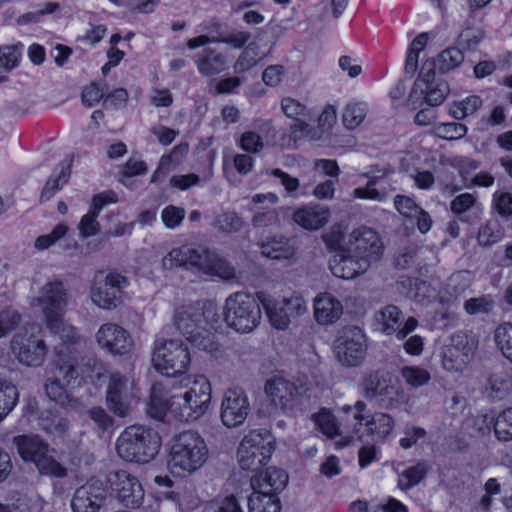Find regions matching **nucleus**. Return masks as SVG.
I'll return each instance as SVG.
<instances>
[{"instance_id": "58836bf2", "label": "nucleus", "mask_w": 512, "mask_h": 512, "mask_svg": "<svg viewBox=\"0 0 512 512\" xmlns=\"http://www.w3.org/2000/svg\"><path fill=\"white\" fill-rule=\"evenodd\" d=\"M464 61V54L458 48H447L442 51L436 60V67L441 73H447L459 67Z\"/></svg>"}, {"instance_id": "5701e85b", "label": "nucleus", "mask_w": 512, "mask_h": 512, "mask_svg": "<svg viewBox=\"0 0 512 512\" xmlns=\"http://www.w3.org/2000/svg\"><path fill=\"white\" fill-rule=\"evenodd\" d=\"M98 344L114 355H124L131 351L132 340L128 332L114 323L102 325L96 333Z\"/></svg>"}, {"instance_id": "f3484780", "label": "nucleus", "mask_w": 512, "mask_h": 512, "mask_svg": "<svg viewBox=\"0 0 512 512\" xmlns=\"http://www.w3.org/2000/svg\"><path fill=\"white\" fill-rule=\"evenodd\" d=\"M251 412V404L246 391L240 387H231L224 391L219 416L226 428L243 425Z\"/></svg>"}, {"instance_id": "c9c22d12", "label": "nucleus", "mask_w": 512, "mask_h": 512, "mask_svg": "<svg viewBox=\"0 0 512 512\" xmlns=\"http://www.w3.org/2000/svg\"><path fill=\"white\" fill-rule=\"evenodd\" d=\"M19 393L11 382L0 379V422L13 410Z\"/></svg>"}, {"instance_id": "f8f14e48", "label": "nucleus", "mask_w": 512, "mask_h": 512, "mask_svg": "<svg viewBox=\"0 0 512 512\" xmlns=\"http://www.w3.org/2000/svg\"><path fill=\"white\" fill-rule=\"evenodd\" d=\"M367 349V338L357 326L344 327L333 342L334 356L344 367L359 366L366 357Z\"/></svg>"}, {"instance_id": "ea45409f", "label": "nucleus", "mask_w": 512, "mask_h": 512, "mask_svg": "<svg viewBox=\"0 0 512 512\" xmlns=\"http://www.w3.org/2000/svg\"><path fill=\"white\" fill-rule=\"evenodd\" d=\"M400 375L404 382L413 388L427 385L431 380L429 371L420 366H404L400 370Z\"/></svg>"}, {"instance_id": "37998d69", "label": "nucleus", "mask_w": 512, "mask_h": 512, "mask_svg": "<svg viewBox=\"0 0 512 512\" xmlns=\"http://www.w3.org/2000/svg\"><path fill=\"white\" fill-rule=\"evenodd\" d=\"M481 106L482 99L477 95H472L458 103H454L450 107V114L455 119H463L473 115Z\"/></svg>"}, {"instance_id": "de8ad7c7", "label": "nucleus", "mask_w": 512, "mask_h": 512, "mask_svg": "<svg viewBox=\"0 0 512 512\" xmlns=\"http://www.w3.org/2000/svg\"><path fill=\"white\" fill-rule=\"evenodd\" d=\"M68 227L63 224H57L49 234L38 236L35 240L34 247L37 250H46L59 241H61L67 234Z\"/></svg>"}, {"instance_id": "680f3d73", "label": "nucleus", "mask_w": 512, "mask_h": 512, "mask_svg": "<svg viewBox=\"0 0 512 512\" xmlns=\"http://www.w3.org/2000/svg\"><path fill=\"white\" fill-rule=\"evenodd\" d=\"M493 299L489 295L471 298L465 301L464 309L470 315L488 313L493 307Z\"/></svg>"}, {"instance_id": "8fccbe9b", "label": "nucleus", "mask_w": 512, "mask_h": 512, "mask_svg": "<svg viewBox=\"0 0 512 512\" xmlns=\"http://www.w3.org/2000/svg\"><path fill=\"white\" fill-rule=\"evenodd\" d=\"M214 225L222 232L235 233V232H238L242 228L243 221H242L241 217L237 215V213L228 211V212L219 214L215 218Z\"/></svg>"}, {"instance_id": "69168bd1", "label": "nucleus", "mask_w": 512, "mask_h": 512, "mask_svg": "<svg viewBox=\"0 0 512 512\" xmlns=\"http://www.w3.org/2000/svg\"><path fill=\"white\" fill-rule=\"evenodd\" d=\"M105 90V85L91 83L82 92L83 104L87 107L95 106L104 97Z\"/></svg>"}, {"instance_id": "3c124183", "label": "nucleus", "mask_w": 512, "mask_h": 512, "mask_svg": "<svg viewBox=\"0 0 512 512\" xmlns=\"http://www.w3.org/2000/svg\"><path fill=\"white\" fill-rule=\"evenodd\" d=\"M204 512H244L234 496H226L210 501Z\"/></svg>"}, {"instance_id": "e433bc0d", "label": "nucleus", "mask_w": 512, "mask_h": 512, "mask_svg": "<svg viewBox=\"0 0 512 512\" xmlns=\"http://www.w3.org/2000/svg\"><path fill=\"white\" fill-rule=\"evenodd\" d=\"M494 341L501 354L512 364V323L499 325L494 332Z\"/></svg>"}, {"instance_id": "1a4fd4ad", "label": "nucleus", "mask_w": 512, "mask_h": 512, "mask_svg": "<svg viewBox=\"0 0 512 512\" xmlns=\"http://www.w3.org/2000/svg\"><path fill=\"white\" fill-rule=\"evenodd\" d=\"M137 393L135 379L130 374L111 373L106 390L108 409L118 417H127L137 402Z\"/></svg>"}, {"instance_id": "6e6552de", "label": "nucleus", "mask_w": 512, "mask_h": 512, "mask_svg": "<svg viewBox=\"0 0 512 512\" xmlns=\"http://www.w3.org/2000/svg\"><path fill=\"white\" fill-rule=\"evenodd\" d=\"M202 308L199 304H184L175 309L173 324L198 349L213 352L216 345L211 334L201 327Z\"/></svg>"}, {"instance_id": "393cba45", "label": "nucleus", "mask_w": 512, "mask_h": 512, "mask_svg": "<svg viewBox=\"0 0 512 512\" xmlns=\"http://www.w3.org/2000/svg\"><path fill=\"white\" fill-rule=\"evenodd\" d=\"M314 317L320 325H330L343 314L342 303L331 293H319L313 300Z\"/></svg>"}, {"instance_id": "774afa93", "label": "nucleus", "mask_w": 512, "mask_h": 512, "mask_svg": "<svg viewBox=\"0 0 512 512\" xmlns=\"http://www.w3.org/2000/svg\"><path fill=\"white\" fill-rule=\"evenodd\" d=\"M476 200L477 198L474 194H459L451 201L450 209L456 215L463 214L475 205Z\"/></svg>"}, {"instance_id": "4d7b16f0", "label": "nucleus", "mask_w": 512, "mask_h": 512, "mask_svg": "<svg viewBox=\"0 0 512 512\" xmlns=\"http://www.w3.org/2000/svg\"><path fill=\"white\" fill-rule=\"evenodd\" d=\"M502 237L501 229L496 221L486 222L479 230L478 241L481 245L488 246Z\"/></svg>"}, {"instance_id": "4c0bfd02", "label": "nucleus", "mask_w": 512, "mask_h": 512, "mask_svg": "<svg viewBox=\"0 0 512 512\" xmlns=\"http://www.w3.org/2000/svg\"><path fill=\"white\" fill-rule=\"evenodd\" d=\"M367 111V105L363 102L347 104L342 115L344 126L349 130L357 128L364 121Z\"/></svg>"}, {"instance_id": "6ab92c4d", "label": "nucleus", "mask_w": 512, "mask_h": 512, "mask_svg": "<svg viewBox=\"0 0 512 512\" xmlns=\"http://www.w3.org/2000/svg\"><path fill=\"white\" fill-rule=\"evenodd\" d=\"M111 496L127 508L138 507L143 498L144 490L136 476L126 470L112 471L107 477Z\"/></svg>"}, {"instance_id": "39448f33", "label": "nucleus", "mask_w": 512, "mask_h": 512, "mask_svg": "<svg viewBox=\"0 0 512 512\" xmlns=\"http://www.w3.org/2000/svg\"><path fill=\"white\" fill-rule=\"evenodd\" d=\"M259 298L246 292H235L228 296L224 305V320L228 327L239 333L253 331L261 322L262 312Z\"/></svg>"}, {"instance_id": "423d86ee", "label": "nucleus", "mask_w": 512, "mask_h": 512, "mask_svg": "<svg viewBox=\"0 0 512 512\" xmlns=\"http://www.w3.org/2000/svg\"><path fill=\"white\" fill-rule=\"evenodd\" d=\"M20 457L25 462H32L41 475L63 478L67 476V469L63 467L52 455L49 446L37 435H19L14 437Z\"/></svg>"}, {"instance_id": "864d4df0", "label": "nucleus", "mask_w": 512, "mask_h": 512, "mask_svg": "<svg viewBox=\"0 0 512 512\" xmlns=\"http://www.w3.org/2000/svg\"><path fill=\"white\" fill-rule=\"evenodd\" d=\"M237 143L242 150L251 154H257L264 148L263 138L255 131H245Z\"/></svg>"}, {"instance_id": "0eeeda50", "label": "nucleus", "mask_w": 512, "mask_h": 512, "mask_svg": "<svg viewBox=\"0 0 512 512\" xmlns=\"http://www.w3.org/2000/svg\"><path fill=\"white\" fill-rule=\"evenodd\" d=\"M274 450L272 435L267 430H252L241 440L238 450V464L243 470L259 472L272 456ZM258 475V473L256 474Z\"/></svg>"}, {"instance_id": "49530a36", "label": "nucleus", "mask_w": 512, "mask_h": 512, "mask_svg": "<svg viewBox=\"0 0 512 512\" xmlns=\"http://www.w3.org/2000/svg\"><path fill=\"white\" fill-rule=\"evenodd\" d=\"M79 374L74 358L65 359L62 356L59 357L53 371V377L68 384L72 379L78 377Z\"/></svg>"}, {"instance_id": "c03bdc74", "label": "nucleus", "mask_w": 512, "mask_h": 512, "mask_svg": "<svg viewBox=\"0 0 512 512\" xmlns=\"http://www.w3.org/2000/svg\"><path fill=\"white\" fill-rule=\"evenodd\" d=\"M22 316L19 311L12 307L0 309V338L6 337L14 331L21 323Z\"/></svg>"}, {"instance_id": "473e14b6", "label": "nucleus", "mask_w": 512, "mask_h": 512, "mask_svg": "<svg viewBox=\"0 0 512 512\" xmlns=\"http://www.w3.org/2000/svg\"><path fill=\"white\" fill-rule=\"evenodd\" d=\"M375 320L381 332L386 335L397 333L403 321L401 310L395 305H387L375 314Z\"/></svg>"}, {"instance_id": "4468645a", "label": "nucleus", "mask_w": 512, "mask_h": 512, "mask_svg": "<svg viewBox=\"0 0 512 512\" xmlns=\"http://www.w3.org/2000/svg\"><path fill=\"white\" fill-rule=\"evenodd\" d=\"M128 284L127 277L117 271H99L93 280L91 300L99 308L112 310L121 303L123 290Z\"/></svg>"}, {"instance_id": "2eb2a0df", "label": "nucleus", "mask_w": 512, "mask_h": 512, "mask_svg": "<svg viewBox=\"0 0 512 512\" xmlns=\"http://www.w3.org/2000/svg\"><path fill=\"white\" fill-rule=\"evenodd\" d=\"M311 389L309 381L303 377L291 382L282 377H274L266 381L264 391L271 402L282 410H292L308 397Z\"/></svg>"}, {"instance_id": "f704fd0d", "label": "nucleus", "mask_w": 512, "mask_h": 512, "mask_svg": "<svg viewBox=\"0 0 512 512\" xmlns=\"http://www.w3.org/2000/svg\"><path fill=\"white\" fill-rule=\"evenodd\" d=\"M45 325L52 334L58 335L65 345H75L81 340L77 329L68 323L64 316L58 317L55 323L50 324L47 322Z\"/></svg>"}, {"instance_id": "412c9836", "label": "nucleus", "mask_w": 512, "mask_h": 512, "mask_svg": "<svg viewBox=\"0 0 512 512\" xmlns=\"http://www.w3.org/2000/svg\"><path fill=\"white\" fill-rule=\"evenodd\" d=\"M364 397L375 401L379 407L388 409L397 402V390L388 373L376 371L366 376L361 383Z\"/></svg>"}, {"instance_id": "bb28decb", "label": "nucleus", "mask_w": 512, "mask_h": 512, "mask_svg": "<svg viewBox=\"0 0 512 512\" xmlns=\"http://www.w3.org/2000/svg\"><path fill=\"white\" fill-rule=\"evenodd\" d=\"M332 273L342 279H352L368 269L365 261L359 260L348 252L336 253L330 261Z\"/></svg>"}, {"instance_id": "7ed1b4c3", "label": "nucleus", "mask_w": 512, "mask_h": 512, "mask_svg": "<svg viewBox=\"0 0 512 512\" xmlns=\"http://www.w3.org/2000/svg\"><path fill=\"white\" fill-rule=\"evenodd\" d=\"M161 437L152 428L142 425L127 427L118 437L116 451L127 462L145 464L158 454Z\"/></svg>"}, {"instance_id": "c85d7f7f", "label": "nucleus", "mask_w": 512, "mask_h": 512, "mask_svg": "<svg viewBox=\"0 0 512 512\" xmlns=\"http://www.w3.org/2000/svg\"><path fill=\"white\" fill-rule=\"evenodd\" d=\"M329 209L319 205H307L297 209L293 221L306 230H318L329 220Z\"/></svg>"}, {"instance_id": "13d9d810", "label": "nucleus", "mask_w": 512, "mask_h": 512, "mask_svg": "<svg viewBox=\"0 0 512 512\" xmlns=\"http://www.w3.org/2000/svg\"><path fill=\"white\" fill-rule=\"evenodd\" d=\"M322 238L330 250H334L337 253L344 251L343 248L346 246L347 237L344 236L340 226L331 227L330 230L322 236Z\"/></svg>"}, {"instance_id": "a18cd8bd", "label": "nucleus", "mask_w": 512, "mask_h": 512, "mask_svg": "<svg viewBox=\"0 0 512 512\" xmlns=\"http://www.w3.org/2000/svg\"><path fill=\"white\" fill-rule=\"evenodd\" d=\"M65 384L53 376L49 377L45 384L47 396L61 406H68L72 402L65 389Z\"/></svg>"}, {"instance_id": "e2e57ef3", "label": "nucleus", "mask_w": 512, "mask_h": 512, "mask_svg": "<svg viewBox=\"0 0 512 512\" xmlns=\"http://www.w3.org/2000/svg\"><path fill=\"white\" fill-rule=\"evenodd\" d=\"M396 210L406 218L412 219L415 215L421 213V207L415 201L404 195H397L394 199Z\"/></svg>"}, {"instance_id": "6e6d98bb", "label": "nucleus", "mask_w": 512, "mask_h": 512, "mask_svg": "<svg viewBox=\"0 0 512 512\" xmlns=\"http://www.w3.org/2000/svg\"><path fill=\"white\" fill-rule=\"evenodd\" d=\"M187 150V145H178L173 148L172 152L169 155L162 156L158 168L152 175L151 182H157L160 174L168 171L170 168V164L175 159L176 162L178 163L180 161L179 157H182L187 152Z\"/></svg>"}, {"instance_id": "dca6fc26", "label": "nucleus", "mask_w": 512, "mask_h": 512, "mask_svg": "<svg viewBox=\"0 0 512 512\" xmlns=\"http://www.w3.org/2000/svg\"><path fill=\"white\" fill-rule=\"evenodd\" d=\"M478 346L473 334L458 331L452 334L442 347V366L449 372L462 371L472 360Z\"/></svg>"}, {"instance_id": "f03ea898", "label": "nucleus", "mask_w": 512, "mask_h": 512, "mask_svg": "<svg viewBox=\"0 0 512 512\" xmlns=\"http://www.w3.org/2000/svg\"><path fill=\"white\" fill-rule=\"evenodd\" d=\"M180 386L184 391L172 395L168 405L161 404L156 417H162L167 407L186 422L194 421L206 413L212 398L209 380L203 375H190L181 379Z\"/></svg>"}, {"instance_id": "bf43d9fd", "label": "nucleus", "mask_w": 512, "mask_h": 512, "mask_svg": "<svg viewBox=\"0 0 512 512\" xmlns=\"http://www.w3.org/2000/svg\"><path fill=\"white\" fill-rule=\"evenodd\" d=\"M492 206L503 218L512 216V194L504 191H496L492 197Z\"/></svg>"}, {"instance_id": "09e8293b", "label": "nucleus", "mask_w": 512, "mask_h": 512, "mask_svg": "<svg viewBox=\"0 0 512 512\" xmlns=\"http://www.w3.org/2000/svg\"><path fill=\"white\" fill-rule=\"evenodd\" d=\"M467 130V127L461 123H440L435 127V134L439 138L452 141L463 138Z\"/></svg>"}, {"instance_id": "20e7f679", "label": "nucleus", "mask_w": 512, "mask_h": 512, "mask_svg": "<svg viewBox=\"0 0 512 512\" xmlns=\"http://www.w3.org/2000/svg\"><path fill=\"white\" fill-rule=\"evenodd\" d=\"M288 482V475L281 469L269 467L254 475L251 480L253 492L248 498L249 512H280L278 493Z\"/></svg>"}, {"instance_id": "603ef678", "label": "nucleus", "mask_w": 512, "mask_h": 512, "mask_svg": "<svg viewBox=\"0 0 512 512\" xmlns=\"http://www.w3.org/2000/svg\"><path fill=\"white\" fill-rule=\"evenodd\" d=\"M284 114L294 120L308 119L309 111L304 104L291 97H284L281 101Z\"/></svg>"}, {"instance_id": "052dcab7", "label": "nucleus", "mask_w": 512, "mask_h": 512, "mask_svg": "<svg viewBox=\"0 0 512 512\" xmlns=\"http://www.w3.org/2000/svg\"><path fill=\"white\" fill-rule=\"evenodd\" d=\"M186 212L184 208L169 205L162 210L161 220L168 229H175L184 220Z\"/></svg>"}, {"instance_id": "79ce46f5", "label": "nucleus", "mask_w": 512, "mask_h": 512, "mask_svg": "<svg viewBox=\"0 0 512 512\" xmlns=\"http://www.w3.org/2000/svg\"><path fill=\"white\" fill-rule=\"evenodd\" d=\"M494 433L499 441L512 440V407L506 408L495 418Z\"/></svg>"}, {"instance_id": "a211bd4d", "label": "nucleus", "mask_w": 512, "mask_h": 512, "mask_svg": "<svg viewBox=\"0 0 512 512\" xmlns=\"http://www.w3.org/2000/svg\"><path fill=\"white\" fill-rule=\"evenodd\" d=\"M10 349L18 362L27 367L42 365L48 354V346L44 339L29 333L26 329L12 337Z\"/></svg>"}, {"instance_id": "a878e982", "label": "nucleus", "mask_w": 512, "mask_h": 512, "mask_svg": "<svg viewBox=\"0 0 512 512\" xmlns=\"http://www.w3.org/2000/svg\"><path fill=\"white\" fill-rule=\"evenodd\" d=\"M203 248H195L190 245H183L172 249L162 259V266L165 269H174L185 267L187 269H196L198 271L201 253Z\"/></svg>"}, {"instance_id": "c756f323", "label": "nucleus", "mask_w": 512, "mask_h": 512, "mask_svg": "<svg viewBox=\"0 0 512 512\" xmlns=\"http://www.w3.org/2000/svg\"><path fill=\"white\" fill-rule=\"evenodd\" d=\"M198 72L205 77H211L223 72L226 68L225 56L213 48H206L195 56Z\"/></svg>"}, {"instance_id": "cd10ccee", "label": "nucleus", "mask_w": 512, "mask_h": 512, "mask_svg": "<svg viewBox=\"0 0 512 512\" xmlns=\"http://www.w3.org/2000/svg\"><path fill=\"white\" fill-rule=\"evenodd\" d=\"M199 272L217 276L224 280H231L236 277L235 268L220 257L218 254L203 248L199 265Z\"/></svg>"}, {"instance_id": "9b49d317", "label": "nucleus", "mask_w": 512, "mask_h": 512, "mask_svg": "<svg viewBox=\"0 0 512 512\" xmlns=\"http://www.w3.org/2000/svg\"><path fill=\"white\" fill-rule=\"evenodd\" d=\"M69 299V291L65 284L55 279L43 284L38 290V295L30 298L29 304L31 307H39L44 322L52 324L58 317L65 315Z\"/></svg>"}, {"instance_id": "aec40b11", "label": "nucleus", "mask_w": 512, "mask_h": 512, "mask_svg": "<svg viewBox=\"0 0 512 512\" xmlns=\"http://www.w3.org/2000/svg\"><path fill=\"white\" fill-rule=\"evenodd\" d=\"M343 249L359 260L365 261L369 267L371 262L377 261L380 258L383 244L374 230L361 227L354 229L347 236V243Z\"/></svg>"}, {"instance_id": "4be33fe9", "label": "nucleus", "mask_w": 512, "mask_h": 512, "mask_svg": "<svg viewBox=\"0 0 512 512\" xmlns=\"http://www.w3.org/2000/svg\"><path fill=\"white\" fill-rule=\"evenodd\" d=\"M311 420L316 428L327 438L335 439L339 437L340 439L335 443L339 448L349 446L357 440L349 424L343 422L344 424L341 425L329 409H320L311 416Z\"/></svg>"}, {"instance_id": "338daca9", "label": "nucleus", "mask_w": 512, "mask_h": 512, "mask_svg": "<svg viewBox=\"0 0 512 512\" xmlns=\"http://www.w3.org/2000/svg\"><path fill=\"white\" fill-rule=\"evenodd\" d=\"M426 89L425 99L430 106L442 104L449 94V87L445 82L438 83L434 87H427Z\"/></svg>"}, {"instance_id": "2f4dec72", "label": "nucleus", "mask_w": 512, "mask_h": 512, "mask_svg": "<svg viewBox=\"0 0 512 512\" xmlns=\"http://www.w3.org/2000/svg\"><path fill=\"white\" fill-rule=\"evenodd\" d=\"M261 254L269 259L277 261H286L292 259L296 254V249L288 239H272L262 243Z\"/></svg>"}, {"instance_id": "f257e3e1", "label": "nucleus", "mask_w": 512, "mask_h": 512, "mask_svg": "<svg viewBox=\"0 0 512 512\" xmlns=\"http://www.w3.org/2000/svg\"><path fill=\"white\" fill-rule=\"evenodd\" d=\"M209 457L208 445L197 431H182L171 439L167 468L174 476L188 477L202 469Z\"/></svg>"}, {"instance_id": "7c9ffc66", "label": "nucleus", "mask_w": 512, "mask_h": 512, "mask_svg": "<svg viewBox=\"0 0 512 512\" xmlns=\"http://www.w3.org/2000/svg\"><path fill=\"white\" fill-rule=\"evenodd\" d=\"M369 435L374 442H383L393 432L395 421L393 417L387 413L375 412L363 422Z\"/></svg>"}, {"instance_id": "ddd939ff", "label": "nucleus", "mask_w": 512, "mask_h": 512, "mask_svg": "<svg viewBox=\"0 0 512 512\" xmlns=\"http://www.w3.org/2000/svg\"><path fill=\"white\" fill-rule=\"evenodd\" d=\"M258 297L271 325L278 330L287 329L293 318L300 317L308 311L307 301L297 294L281 300L272 299L264 293H259Z\"/></svg>"}, {"instance_id": "72a5a7b5", "label": "nucleus", "mask_w": 512, "mask_h": 512, "mask_svg": "<svg viewBox=\"0 0 512 512\" xmlns=\"http://www.w3.org/2000/svg\"><path fill=\"white\" fill-rule=\"evenodd\" d=\"M366 408L367 404L359 400L353 406L344 405L339 409V411L344 414L341 421L349 424L353 434L359 441L363 440V435L360 433V430L363 426V422L366 420V417L363 415Z\"/></svg>"}, {"instance_id": "0e129e2a", "label": "nucleus", "mask_w": 512, "mask_h": 512, "mask_svg": "<svg viewBox=\"0 0 512 512\" xmlns=\"http://www.w3.org/2000/svg\"><path fill=\"white\" fill-rule=\"evenodd\" d=\"M69 167H63L56 178L50 177L42 191V198L49 199L55 192H57L69 179Z\"/></svg>"}, {"instance_id": "b1692460", "label": "nucleus", "mask_w": 512, "mask_h": 512, "mask_svg": "<svg viewBox=\"0 0 512 512\" xmlns=\"http://www.w3.org/2000/svg\"><path fill=\"white\" fill-rule=\"evenodd\" d=\"M105 499V492L98 482H88L79 487L71 500L74 512H97Z\"/></svg>"}, {"instance_id": "9d476101", "label": "nucleus", "mask_w": 512, "mask_h": 512, "mask_svg": "<svg viewBox=\"0 0 512 512\" xmlns=\"http://www.w3.org/2000/svg\"><path fill=\"white\" fill-rule=\"evenodd\" d=\"M188 348L179 340H157L152 354L154 368L167 376L187 371L190 365Z\"/></svg>"}, {"instance_id": "a19ab883", "label": "nucleus", "mask_w": 512, "mask_h": 512, "mask_svg": "<svg viewBox=\"0 0 512 512\" xmlns=\"http://www.w3.org/2000/svg\"><path fill=\"white\" fill-rule=\"evenodd\" d=\"M426 472V465L422 462L405 469L398 477V487L408 490L416 486L425 477Z\"/></svg>"}, {"instance_id": "5fc2aeb1", "label": "nucleus", "mask_w": 512, "mask_h": 512, "mask_svg": "<svg viewBox=\"0 0 512 512\" xmlns=\"http://www.w3.org/2000/svg\"><path fill=\"white\" fill-rule=\"evenodd\" d=\"M22 45L0 47V70H11L17 66Z\"/></svg>"}]
</instances>
